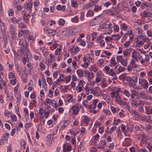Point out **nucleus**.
I'll return each instance as SVG.
<instances>
[{"label":"nucleus","instance_id":"0e129e2a","mask_svg":"<svg viewBox=\"0 0 152 152\" xmlns=\"http://www.w3.org/2000/svg\"><path fill=\"white\" fill-rule=\"evenodd\" d=\"M4 114L6 115L8 117H9L10 115H11V113L10 112L6 110L4 112Z\"/></svg>","mask_w":152,"mask_h":152},{"label":"nucleus","instance_id":"4c0bfd02","mask_svg":"<svg viewBox=\"0 0 152 152\" xmlns=\"http://www.w3.org/2000/svg\"><path fill=\"white\" fill-rule=\"evenodd\" d=\"M119 4H118V5L116 6V7H112V8L115 10V13L117 15V14L119 12V10H117L118 9L119 7Z\"/></svg>","mask_w":152,"mask_h":152},{"label":"nucleus","instance_id":"603ef678","mask_svg":"<svg viewBox=\"0 0 152 152\" xmlns=\"http://www.w3.org/2000/svg\"><path fill=\"white\" fill-rule=\"evenodd\" d=\"M39 66L41 69H42V70H43V69H44L45 68V65L43 64L42 62H40Z\"/></svg>","mask_w":152,"mask_h":152},{"label":"nucleus","instance_id":"5fc2aeb1","mask_svg":"<svg viewBox=\"0 0 152 152\" xmlns=\"http://www.w3.org/2000/svg\"><path fill=\"white\" fill-rule=\"evenodd\" d=\"M90 91L91 93L93 94L94 95L97 94H98V92L95 91L94 90L93 88H92L90 89Z\"/></svg>","mask_w":152,"mask_h":152},{"label":"nucleus","instance_id":"2f4dec72","mask_svg":"<svg viewBox=\"0 0 152 152\" xmlns=\"http://www.w3.org/2000/svg\"><path fill=\"white\" fill-rule=\"evenodd\" d=\"M9 15L10 16H12L14 15V12L12 9H10L8 10Z\"/></svg>","mask_w":152,"mask_h":152},{"label":"nucleus","instance_id":"aec40b11","mask_svg":"<svg viewBox=\"0 0 152 152\" xmlns=\"http://www.w3.org/2000/svg\"><path fill=\"white\" fill-rule=\"evenodd\" d=\"M125 69V68L124 67L121 66H119V67L117 69V73H119L122 71H124V70Z\"/></svg>","mask_w":152,"mask_h":152},{"label":"nucleus","instance_id":"0eeeda50","mask_svg":"<svg viewBox=\"0 0 152 152\" xmlns=\"http://www.w3.org/2000/svg\"><path fill=\"white\" fill-rule=\"evenodd\" d=\"M22 12L23 13V14H22V15H23V19L25 20H28L30 17V15L29 14H26V11L23 10Z\"/></svg>","mask_w":152,"mask_h":152},{"label":"nucleus","instance_id":"9d476101","mask_svg":"<svg viewBox=\"0 0 152 152\" xmlns=\"http://www.w3.org/2000/svg\"><path fill=\"white\" fill-rule=\"evenodd\" d=\"M110 66H115L117 64V63H116L115 58L113 57L110 60Z\"/></svg>","mask_w":152,"mask_h":152},{"label":"nucleus","instance_id":"a878e982","mask_svg":"<svg viewBox=\"0 0 152 152\" xmlns=\"http://www.w3.org/2000/svg\"><path fill=\"white\" fill-rule=\"evenodd\" d=\"M47 80L48 83L49 85H51L52 83V79L50 77H48L47 78Z\"/></svg>","mask_w":152,"mask_h":152},{"label":"nucleus","instance_id":"f8f14e48","mask_svg":"<svg viewBox=\"0 0 152 152\" xmlns=\"http://www.w3.org/2000/svg\"><path fill=\"white\" fill-rule=\"evenodd\" d=\"M77 74L79 77H82L83 75L84 71L81 69H78L77 71Z\"/></svg>","mask_w":152,"mask_h":152},{"label":"nucleus","instance_id":"e2e57ef3","mask_svg":"<svg viewBox=\"0 0 152 152\" xmlns=\"http://www.w3.org/2000/svg\"><path fill=\"white\" fill-rule=\"evenodd\" d=\"M126 109L128 111H129L130 113H131V112L132 113V112H133V110L132 109L131 110L130 109V107L128 105H126Z\"/></svg>","mask_w":152,"mask_h":152},{"label":"nucleus","instance_id":"c03bdc74","mask_svg":"<svg viewBox=\"0 0 152 152\" xmlns=\"http://www.w3.org/2000/svg\"><path fill=\"white\" fill-rule=\"evenodd\" d=\"M85 90L86 91V94L87 95H88L89 94V91L90 89L89 88L88 86H86L85 88Z\"/></svg>","mask_w":152,"mask_h":152},{"label":"nucleus","instance_id":"4468645a","mask_svg":"<svg viewBox=\"0 0 152 152\" xmlns=\"http://www.w3.org/2000/svg\"><path fill=\"white\" fill-rule=\"evenodd\" d=\"M131 52V49H127L126 50L123 51V53H124V55L125 56H127L129 55L130 54Z\"/></svg>","mask_w":152,"mask_h":152},{"label":"nucleus","instance_id":"7ed1b4c3","mask_svg":"<svg viewBox=\"0 0 152 152\" xmlns=\"http://www.w3.org/2000/svg\"><path fill=\"white\" fill-rule=\"evenodd\" d=\"M112 28V26L111 23H108L107 22H106L102 24L101 26V28L102 29L108 28Z\"/></svg>","mask_w":152,"mask_h":152},{"label":"nucleus","instance_id":"79ce46f5","mask_svg":"<svg viewBox=\"0 0 152 152\" xmlns=\"http://www.w3.org/2000/svg\"><path fill=\"white\" fill-rule=\"evenodd\" d=\"M101 9V7L100 6H96L95 7L94 10L95 12H97L98 10H100Z\"/></svg>","mask_w":152,"mask_h":152},{"label":"nucleus","instance_id":"412c9836","mask_svg":"<svg viewBox=\"0 0 152 152\" xmlns=\"http://www.w3.org/2000/svg\"><path fill=\"white\" fill-rule=\"evenodd\" d=\"M142 40H140L138 43L137 44V46L138 47H140L142 45H143L144 43L145 42V39H142Z\"/></svg>","mask_w":152,"mask_h":152},{"label":"nucleus","instance_id":"cd10ccee","mask_svg":"<svg viewBox=\"0 0 152 152\" xmlns=\"http://www.w3.org/2000/svg\"><path fill=\"white\" fill-rule=\"evenodd\" d=\"M141 39H144V37L142 35L139 36L137 37L135 39V42H137Z\"/></svg>","mask_w":152,"mask_h":152},{"label":"nucleus","instance_id":"bb28decb","mask_svg":"<svg viewBox=\"0 0 152 152\" xmlns=\"http://www.w3.org/2000/svg\"><path fill=\"white\" fill-rule=\"evenodd\" d=\"M94 12L92 11H88L87 14L86 16L87 17H89L90 16H92L94 15Z\"/></svg>","mask_w":152,"mask_h":152},{"label":"nucleus","instance_id":"b1692460","mask_svg":"<svg viewBox=\"0 0 152 152\" xmlns=\"http://www.w3.org/2000/svg\"><path fill=\"white\" fill-rule=\"evenodd\" d=\"M43 30L44 32H45L47 34H48L49 35L50 33L52 31V29H46V28H44L43 29Z\"/></svg>","mask_w":152,"mask_h":152},{"label":"nucleus","instance_id":"473e14b6","mask_svg":"<svg viewBox=\"0 0 152 152\" xmlns=\"http://www.w3.org/2000/svg\"><path fill=\"white\" fill-rule=\"evenodd\" d=\"M61 51V49L59 48H58L56 49L55 51V55H59Z\"/></svg>","mask_w":152,"mask_h":152},{"label":"nucleus","instance_id":"72a5a7b5","mask_svg":"<svg viewBox=\"0 0 152 152\" xmlns=\"http://www.w3.org/2000/svg\"><path fill=\"white\" fill-rule=\"evenodd\" d=\"M123 93L127 97H129L130 96V94L128 91L127 90H124L123 91Z\"/></svg>","mask_w":152,"mask_h":152},{"label":"nucleus","instance_id":"ea45409f","mask_svg":"<svg viewBox=\"0 0 152 152\" xmlns=\"http://www.w3.org/2000/svg\"><path fill=\"white\" fill-rule=\"evenodd\" d=\"M139 152H148V151H147L145 148H142L139 149L137 150Z\"/></svg>","mask_w":152,"mask_h":152},{"label":"nucleus","instance_id":"de8ad7c7","mask_svg":"<svg viewBox=\"0 0 152 152\" xmlns=\"http://www.w3.org/2000/svg\"><path fill=\"white\" fill-rule=\"evenodd\" d=\"M121 62V64L124 66H126L127 64L126 60H122Z\"/></svg>","mask_w":152,"mask_h":152},{"label":"nucleus","instance_id":"a19ab883","mask_svg":"<svg viewBox=\"0 0 152 152\" xmlns=\"http://www.w3.org/2000/svg\"><path fill=\"white\" fill-rule=\"evenodd\" d=\"M111 109L113 113L118 112L119 110L116 109V108L114 107H111Z\"/></svg>","mask_w":152,"mask_h":152},{"label":"nucleus","instance_id":"6e6552de","mask_svg":"<svg viewBox=\"0 0 152 152\" xmlns=\"http://www.w3.org/2000/svg\"><path fill=\"white\" fill-rule=\"evenodd\" d=\"M22 19L21 18H16L14 17H13L11 19V21L12 23H18V22L21 20Z\"/></svg>","mask_w":152,"mask_h":152},{"label":"nucleus","instance_id":"37998d69","mask_svg":"<svg viewBox=\"0 0 152 152\" xmlns=\"http://www.w3.org/2000/svg\"><path fill=\"white\" fill-rule=\"evenodd\" d=\"M71 78V75H70L67 77H65L66 78L65 83H68L70 80Z\"/></svg>","mask_w":152,"mask_h":152},{"label":"nucleus","instance_id":"ddd939ff","mask_svg":"<svg viewBox=\"0 0 152 152\" xmlns=\"http://www.w3.org/2000/svg\"><path fill=\"white\" fill-rule=\"evenodd\" d=\"M112 28H110L109 29L104 30L103 31L105 34H110L112 32Z\"/></svg>","mask_w":152,"mask_h":152},{"label":"nucleus","instance_id":"c85d7f7f","mask_svg":"<svg viewBox=\"0 0 152 152\" xmlns=\"http://www.w3.org/2000/svg\"><path fill=\"white\" fill-rule=\"evenodd\" d=\"M94 76V73L92 72H88V77L90 79L93 78Z\"/></svg>","mask_w":152,"mask_h":152},{"label":"nucleus","instance_id":"f3484780","mask_svg":"<svg viewBox=\"0 0 152 152\" xmlns=\"http://www.w3.org/2000/svg\"><path fill=\"white\" fill-rule=\"evenodd\" d=\"M134 79L133 80H132V82L129 83V85L130 86H132L133 85H135L136 82L137 81V77H134Z\"/></svg>","mask_w":152,"mask_h":152},{"label":"nucleus","instance_id":"c9c22d12","mask_svg":"<svg viewBox=\"0 0 152 152\" xmlns=\"http://www.w3.org/2000/svg\"><path fill=\"white\" fill-rule=\"evenodd\" d=\"M71 6L74 7H78V4L76 2L73 1L71 2Z\"/></svg>","mask_w":152,"mask_h":152},{"label":"nucleus","instance_id":"774afa93","mask_svg":"<svg viewBox=\"0 0 152 152\" xmlns=\"http://www.w3.org/2000/svg\"><path fill=\"white\" fill-rule=\"evenodd\" d=\"M104 128L103 127H101L99 128V133L102 134L104 132Z\"/></svg>","mask_w":152,"mask_h":152},{"label":"nucleus","instance_id":"338daca9","mask_svg":"<svg viewBox=\"0 0 152 152\" xmlns=\"http://www.w3.org/2000/svg\"><path fill=\"white\" fill-rule=\"evenodd\" d=\"M22 60L23 62V64L24 65H25L26 64V62L27 60L26 58L25 57H22Z\"/></svg>","mask_w":152,"mask_h":152},{"label":"nucleus","instance_id":"9b49d317","mask_svg":"<svg viewBox=\"0 0 152 152\" xmlns=\"http://www.w3.org/2000/svg\"><path fill=\"white\" fill-rule=\"evenodd\" d=\"M140 15L141 16L144 18H147L150 17L149 13L145 11H144L142 13L140 14Z\"/></svg>","mask_w":152,"mask_h":152},{"label":"nucleus","instance_id":"49530a36","mask_svg":"<svg viewBox=\"0 0 152 152\" xmlns=\"http://www.w3.org/2000/svg\"><path fill=\"white\" fill-rule=\"evenodd\" d=\"M65 21L64 20L62 19H61L59 21V23L60 25H63L65 23Z\"/></svg>","mask_w":152,"mask_h":152},{"label":"nucleus","instance_id":"f704fd0d","mask_svg":"<svg viewBox=\"0 0 152 152\" xmlns=\"http://www.w3.org/2000/svg\"><path fill=\"white\" fill-rule=\"evenodd\" d=\"M50 102L51 103L52 106L55 108H56L57 107V106L56 105V103L55 101L54 100H53L52 101H50Z\"/></svg>","mask_w":152,"mask_h":152},{"label":"nucleus","instance_id":"e433bc0d","mask_svg":"<svg viewBox=\"0 0 152 152\" xmlns=\"http://www.w3.org/2000/svg\"><path fill=\"white\" fill-rule=\"evenodd\" d=\"M138 59H139L140 62L142 64H143L145 61V60H144L143 59L142 56H140L139 57Z\"/></svg>","mask_w":152,"mask_h":152},{"label":"nucleus","instance_id":"a211bd4d","mask_svg":"<svg viewBox=\"0 0 152 152\" xmlns=\"http://www.w3.org/2000/svg\"><path fill=\"white\" fill-rule=\"evenodd\" d=\"M10 30L11 34H15V28L13 25H12L11 26Z\"/></svg>","mask_w":152,"mask_h":152},{"label":"nucleus","instance_id":"052dcab7","mask_svg":"<svg viewBox=\"0 0 152 152\" xmlns=\"http://www.w3.org/2000/svg\"><path fill=\"white\" fill-rule=\"evenodd\" d=\"M88 63L85 62L84 64L82 65V66L83 67L87 68L88 67Z\"/></svg>","mask_w":152,"mask_h":152},{"label":"nucleus","instance_id":"f03ea898","mask_svg":"<svg viewBox=\"0 0 152 152\" xmlns=\"http://www.w3.org/2000/svg\"><path fill=\"white\" fill-rule=\"evenodd\" d=\"M139 84H141V86L144 88L147 89L148 87V83L146 80L139 78Z\"/></svg>","mask_w":152,"mask_h":152},{"label":"nucleus","instance_id":"4be33fe9","mask_svg":"<svg viewBox=\"0 0 152 152\" xmlns=\"http://www.w3.org/2000/svg\"><path fill=\"white\" fill-rule=\"evenodd\" d=\"M7 140V138H3L0 140V145H3L5 142Z\"/></svg>","mask_w":152,"mask_h":152},{"label":"nucleus","instance_id":"6ab92c4d","mask_svg":"<svg viewBox=\"0 0 152 152\" xmlns=\"http://www.w3.org/2000/svg\"><path fill=\"white\" fill-rule=\"evenodd\" d=\"M138 66L137 65H131L130 66H128L127 68L128 69L129 71H131L133 68L137 67Z\"/></svg>","mask_w":152,"mask_h":152},{"label":"nucleus","instance_id":"6e6d98bb","mask_svg":"<svg viewBox=\"0 0 152 152\" xmlns=\"http://www.w3.org/2000/svg\"><path fill=\"white\" fill-rule=\"evenodd\" d=\"M31 125V123H29L28 124H26L25 125V128L26 129H28Z\"/></svg>","mask_w":152,"mask_h":152},{"label":"nucleus","instance_id":"39448f33","mask_svg":"<svg viewBox=\"0 0 152 152\" xmlns=\"http://www.w3.org/2000/svg\"><path fill=\"white\" fill-rule=\"evenodd\" d=\"M72 109L73 110V114L74 115H76L77 114L79 110V107L78 106H73Z\"/></svg>","mask_w":152,"mask_h":152},{"label":"nucleus","instance_id":"393cba45","mask_svg":"<svg viewBox=\"0 0 152 152\" xmlns=\"http://www.w3.org/2000/svg\"><path fill=\"white\" fill-rule=\"evenodd\" d=\"M112 37L114 39L118 40L120 38V35L114 34L113 35Z\"/></svg>","mask_w":152,"mask_h":152},{"label":"nucleus","instance_id":"13d9d810","mask_svg":"<svg viewBox=\"0 0 152 152\" xmlns=\"http://www.w3.org/2000/svg\"><path fill=\"white\" fill-rule=\"evenodd\" d=\"M126 80L129 82V83H131L132 81V79L129 77H127L126 78Z\"/></svg>","mask_w":152,"mask_h":152},{"label":"nucleus","instance_id":"f257e3e1","mask_svg":"<svg viewBox=\"0 0 152 152\" xmlns=\"http://www.w3.org/2000/svg\"><path fill=\"white\" fill-rule=\"evenodd\" d=\"M19 45L22 48L23 50L24 49L27 50L28 48V44L26 40H23V39L20 40L19 43Z\"/></svg>","mask_w":152,"mask_h":152},{"label":"nucleus","instance_id":"bf43d9fd","mask_svg":"<svg viewBox=\"0 0 152 152\" xmlns=\"http://www.w3.org/2000/svg\"><path fill=\"white\" fill-rule=\"evenodd\" d=\"M146 94L144 92L141 93L140 94V96L142 99H145Z\"/></svg>","mask_w":152,"mask_h":152},{"label":"nucleus","instance_id":"1a4fd4ad","mask_svg":"<svg viewBox=\"0 0 152 152\" xmlns=\"http://www.w3.org/2000/svg\"><path fill=\"white\" fill-rule=\"evenodd\" d=\"M25 38L28 39H30V40L34 39L33 36L31 34H30L29 33L27 32L26 33H25Z\"/></svg>","mask_w":152,"mask_h":152},{"label":"nucleus","instance_id":"20e7f679","mask_svg":"<svg viewBox=\"0 0 152 152\" xmlns=\"http://www.w3.org/2000/svg\"><path fill=\"white\" fill-rule=\"evenodd\" d=\"M32 0H30L29 2L26 3L25 5V7L27 10H31V9L32 7Z\"/></svg>","mask_w":152,"mask_h":152},{"label":"nucleus","instance_id":"864d4df0","mask_svg":"<svg viewBox=\"0 0 152 152\" xmlns=\"http://www.w3.org/2000/svg\"><path fill=\"white\" fill-rule=\"evenodd\" d=\"M23 111L25 113V115L26 116L27 115V117L28 116V111L27 109L26 108H25L23 109Z\"/></svg>","mask_w":152,"mask_h":152},{"label":"nucleus","instance_id":"dca6fc26","mask_svg":"<svg viewBox=\"0 0 152 152\" xmlns=\"http://www.w3.org/2000/svg\"><path fill=\"white\" fill-rule=\"evenodd\" d=\"M27 32L25 30L21 29V30L19 32V37H20V36H21L23 34L25 35V33H26ZM24 37H25V35L24 36Z\"/></svg>","mask_w":152,"mask_h":152},{"label":"nucleus","instance_id":"8fccbe9b","mask_svg":"<svg viewBox=\"0 0 152 152\" xmlns=\"http://www.w3.org/2000/svg\"><path fill=\"white\" fill-rule=\"evenodd\" d=\"M56 33V31L54 30H52V31L49 34V36L53 37L54 36Z\"/></svg>","mask_w":152,"mask_h":152},{"label":"nucleus","instance_id":"680f3d73","mask_svg":"<svg viewBox=\"0 0 152 152\" xmlns=\"http://www.w3.org/2000/svg\"><path fill=\"white\" fill-rule=\"evenodd\" d=\"M11 117L12 118V120L14 121H16L17 117L15 115H11Z\"/></svg>","mask_w":152,"mask_h":152},{"label":"nucleus","instance_id":"2eb2a0df","mask_svg":"<svg viewBox=\"0 0 152 152\" xmlns=\"http://www.w3.org/2000/svg\"><path fill=\"white\" fill-rule=\"evenodd\" d=\"M137 138L139 140H141L144 139L145 138V135L143 133L137 134Z\"/></svg>","mask_w":152,"mask_h":152},{"label":"nucleus","instance_id":"69168bd1","mask_svg":"<svg viewBox=\"0 0 152 152\" xmlns=\"http://www.w3.org/2000/svg\"><path fill=\"white\" fill-rule=\"evenodd\" d=\"M69 121L68 120L65 121L64 122V127H66L69 124Z\"/></svg>","mask_w":152,"mask_h":152},{"label":"nucleus","instance_id":"c756f323","mask_svg":"<svg viewBox=\"0 0 152 152\" xmlns=\"http://www.w3.org/2000/svg\"><path fill=\"white\" fill-rule=\"evenodd\" d=\"M103 63L104 61L103 59H100L99 60L98 62L97 63V64H98V65L100 66L103 64Z\"/></svg>","mask_w":152,"mask_h":152},{"label":"nucleus","instance_id":"3c124183","mask_svg":"<svg viewBox=\"0 0 152 152\" xmlns=\"http://www.w3.org/2000/svg\"><path fill=\"white\" fill-rule=\"evenodd\" d=\"M56 33V31L54 30H52V31L49 34V36L53 37L54 36Z\"/></svg>","mask_w":152,"mask_h":152},{"label":"nucleus","instance_id":"5701e85b","mask_svg":"<svg viewBox=\"0 0 152 152\" xmlns=\"http://www.w3.org/2000/svg\"><path fill=\"white\" fill-rule=\"evenodd\" d=\"M40 123L41 125H43L45 124V120L43 116L40 117Z\"/></svg>","mask_w":152,"mask_h":152},{"label":"nucleus","instance_id":"58836bf2","mask_svg":"<svg viewBox=\"0 0 152 152\" xmlns=\"http://www.w3.org/2000/svg\"><path fill=\"white\" fill-rule=\"evenodd\" d=\"M98 102V100L97 99H96L94 101L93 104V105H94V107H93V109H95V108L96 107Z\"/></svg>","mask_w":152,"mask_h":152},{"label":"nucleus","instance_id":"09e8293b","mask_svg":"<svg viewBox=\"0 0 152 152\" xmlns=\"http://www.w3.org/2000/svg\"><path fill=\"white\" fill-rule=\"evenodd\" d=\"M19 25L21 28H26V26L23 22L20 23L19 24Z\"/></svg>","mask_w":152,"mask_h":152},{"label":"nucleus","instance_id":"a18cd8bd","mask_svg":"<svg viewBox=\"0 0 152 152\" xmlns=\"http://www.w3.org/2000/svg\"><path fill=\"white\" fill-rule=\"evenodd\" d=\"M76 90L77 92L79 93L82 90V88L81 87L77 86L76 88Z\"/></svg>","mask_w":152,"mask_h":152},{"label":"nucleus","instance_id":"423d86ee","mask_svg":"<svg viewBox=\"0 0 152 152\" xmlns=\"http://www.w3.org/2000/svg\"><path fill=\"white\" fill-rule=\"evenodd\" d=\"M99 0H91V2L90 4H91V3L94 4L93 5H89L88 4L86 5V6H85L83 7V9L85 10V9H87L89 8L90 6H92L94 5V3H97Z\"/></svg>","mask_w":152,"mask_h":152},{"label":"nucleus","instance_id":"4d7b16f0","mask_svg":"<svg viewBox=\"0 0 152 152\" xmlns=\"http://www.w3.org/2000/svg\"><path fill=\"white\" fill-rule=\"evenodd\" d=\"M103 112L104 113L107 115H109L110 114V112L107 109L106 110H104Z\"/></svg>","mask_w":152,"mask_h":152},{"label":"nucleus","instance_id":"7c9ffc66","mask_svg":"<svg viewBox=\"0 0 152 152\" xmlns=\"http://www.w3.org/2000/svg\"><path fill=\"white\" fill-rule=\"evenodd\" d=\"M71 20L72 22L75 23H77L78 22V20L77 16H75L74 18H72Z\"/></svg>","mask_w":152,"mask_h":152}]
</instances>
